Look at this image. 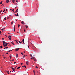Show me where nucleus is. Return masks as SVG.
Instances as JSON below:
<instances>
[{
  "label": "nucleus",
  "mask_w": 75,
  "mask_h": 75,
  "mask_svg": "<svg viewBox=\"0 0 75 75\" xmlns=\"http://www.w3.org/2000/svg\"><path fill=\"white\" fill-rule=\"evenodd\" d=\"M21 24H25V23H24L23 21H22L21 22Z\"/></svg>",
  "instance_id": "nucleus-1"
},
{
  "label": "nucleus",
  "mask_w": 75,
  "mask_h": 75,
  "mask_svg": "<svg viewBox=\"0 0 75 75\" xmlns=\"http://www.w3.org/2000/svg\"><path fill=\"white\" fill-rule=\"evenodd\" d=\"M11 36H8V38L10 40H11V38H11Z\"/></svg>",
  "instance_id": "nucleus-2"
},
{
  "label": "nucleus",
  "mask_w": 75,
  "mask_h": 75,
  "mask_svg": "<svg viewBox=\"0 0 75 75\" xmlns=\"http://www.w3.org/2000/svg\"><path fill=\"white\" fill-rule=\"evenodd\" d=\"M16 51H18L19 50V48L15 49Z\"/></svg>",
  "instance_id": "nucleus-3"
},
{
  "label": "nucleus",
  "mask_w": 75,
  "mask_h": 75,
  "mask_svg": "<svg viewBox=\"0 0 75 75\" xmlns=\"http://www.w3.org/2000/svg\"><path fill=\"white\" fill-rule=\"evenodd\" d=\"M12 69H13V71H12V72H14V71H16V68H15V69H14V68H12Z\"/></svg>",
  "instance_id": "nucleus-4"
},
{
  "label": "nucleus",
  "mask_w": 75,
  "mask_h": 75,
  "mask_svg": "<svg viewBox=\"0 0 75 75\" xmlns=\"http://www.w3.org/2000/svg\"><path fill=\"white\" fill-rule=\"evenodd\" d=\"M10 10H12V11H13V12H14V13H15V12H14V9H10Z\"/></svg>",
  "instance_id": "nucleus-5"
},
{
  "label": "nucleus",
  "mask_w": 75,
  "mask_h": 75,
  "mask_svg": "<svg viewBox=\"0 0 75 75\" xmlns=\"http://www.w3.org/2000/svg\"><path fill=\"white\" fill-rule=\"evenodd\" d=\"M26 65H28V61L26 62Z\"/></svg>",
  "instance_id": "nucleus-6"
},
{
  "label": "nucleus",
  "mask_w": 75,
  "mask_h": 75,
  "mask_svg": "<svg viewBox=\"0 0 75 75\" xmlns=\"http://www.w3.org/2000/svg\"><path fill=\"white\" fill-rule=\"evenodd\" d=\"M7 45H8L6 44L5 45H4V47H6V46H7Z\"/></svg>",
  "instance_id": "nucleus-7"
},
{
  "label": "nucleus",
  "mask_w": 75,
  "mask_h": 75,
  "mask_svg": "<svg viewBox=\"0 0 75 75\" xmlns=\"http://www.w3.org/2000/svg\"><path fill=\"white\" fill-rule=\"evenodd\" d=\"M10 1L9 0H6V2L7 3H8V2H9Z\"/></svg>",
  "instance_id": "nucleus-8"
},
{
  "label": "nucleus",
  "mask_w": 75,
  "mask_h": 75,
  "mask_svg": "<svg viewBox=\"0 0 75 75\" xmlns=\"http://www.w3.org/2000/svg\"><path fill=\"white\" fill-rule=\"evenodd\" d=\"M2 42H3V44H6V42L5 41H2Z\"/></svg>",
  "instance_id": "nucleus-9"
},
{
  "label": "nucleus",
  "mask_w": 75,
  "mask_h": 75,
  "mask_svg": "<svg viewBox=\"0 0 75 75\" xmlns=\"http://www.w3.org/2000/svg\"><path fill=\"white\" fill-rule=\"evenodd\" d=\"M25 27L26 28H28V26H27V25H25Z\"/></svg>",
  "instance_id": "nucleus-10"
},
{
  "label": "nucleus",
  "mask_w": 75,
  "mask_h": 75,
  "mask_svg": "<svg viewBox=\"0 0 75 75\" xmlns=\"http://www.w3.org/2000/svg\"><path fill=\"white\" fill-rule=\"evenodd\" d=\"M14 1H15V0H12V3H14Z\"/></svg>",
  "instance_id": "nucleus-11"
},
{
  "label": "nucleus",
  "mask_w": 75,
  "mask_h": 75,
  "mask_svg": "<svg viewBox=\"0 0 75 75\" xmlns=\"http://www.w3.org/2000/svg\"><path fill=\"white\" fill-rule=\"evenodd\" d=\"M16 57H17V58H18V54H17V53L16 54Z\"/></svg>",
  "instance_id": "nucleus-12"
},
{
  "label": "nucleus",
  "mask_w": 75,
  "mask_h": 75,
  "mask_svg": "<svg viewBox=\"0 0 75 75\" xmlns=\"http://www.w3.org/2000/svg\"><path fill=\"white\" fill-rule=\"evenodd\" d=\"M21 67H18V68H17V69H19L20 68H21Z\"/></svg>",
  "instance_id": "nucleus-13"
},
{
  "label": "nucleus",
  "mask_w": 75,
  "mask_h": 75,
  "mask_svg": "<svg viewBox=\"0 0 75 75\" xmlns=\"http://www.w3.org/2000/svg\"><path fill=\"white\" fill-rule=\"evenodd\" d=\"M13 30H14V31H15V26H14L13 28Z\"/></svg>",
  "instance_id": "nucleus-14"
},
{
  "label": "nucleus",
  "mask_w": 75,
  "mask_h": 75,
  "mask_svg": "<svg viewBox=\"0 0 75 75\" xmlns=\"http://www.w3.org/2000/svg\"><path fill=\"white\" fill-rule=\"evenodd\" d=\"M15 41L18 44V42H17V40H15Z\"/></svg>",
  "instance_id": "nucleus-15"
},
{
  "label": "nucleus",
  "mask_w": 75,
  "mask_h": 75,
  "mask_svg": "<svg viewBox=\"0 0 75 75\" xmlns=\"http://www.w3.org/2000/svg\"><path fill=\"white\" fill-rule=\"evenodd\" d=\"M13 21H12V22H11V24L12 25V24H13Z\"/></svg>",
  "instance_id": "nucleus-16"
},
{
  "label": "nucleus",
  "mask_w": 75,
  "mask_h": 75,
  "mask_svg": "<svg viewBox=\"0 0 75 75\" xmlns=\"http://www.w3.org/2000/svg\"><path fill=\"white\" fill-rule=\"evenodd\" d=\"M25 67V68H26V66H22V67Z\"/></svg>",
  "instance_id": "nucleus-17"
},
{
  "label": "nucleus",
  "mask_w": 75,
  "mask_h": 75,
  "mask_svg": "<svg viewBox=\"0 0 75 75\" xmlns=\"http://www.w3.org/2000/svg\"><path fill=\"white\" fill-rule=\"evenodd\" d=\"M11 42L12 43V44L13 45H14V43H13V42Z\"/></svg>",
  "instance_id": "nucleus-18"
},
{
  "label": "nucleus",
  "mask_w": 75,
  "mask_h": 75,
  "mask_svg": "<svg viewBox=\"0 0 75 75\" xmlns=\"http://www.w3.org/2000/svg\"><path fill=\"white\" fill-rule=\"evenodd\" d=\"M7 48H8V47H5L4 48V49H7Z\"/></svg>",
  "instance_id": "nucleus-19"
},
{
  "label": "nucleus",
  "mask_w": 75,
  "mask_h": 75,
  "mask_svg": "<svg viewBox=\"0 0 75 75\" xmlns=\"http://www.w3.org/2000/svg\"><path fill=\"white\" fill-rule=\"evenodd\" d=\"M18 12V11L17 10H16V11L15 12V13H17Z\"/></svg>",
  "instance_id": "nucleus-20"
},
{
  "label": "nucleus",
  "mask_w": 75,
  "mask_h": 75,
  "mask_svg": "<svg viewBox=\"0 0 75 75\" xmlns=\"http://www.w3.org/2000/svg\"><path fill=\"white\" fill-rule=\"evenodd\" d=\"M0 47L1 48H3V47H2V46H0Z\"/></svg>",
  "instance_id": "nucleus-21"
},
{
  "label": "nucleus",
  "mask_w": 75,
  "mask_h": 75,
  "mask_svg": "<svg viewBox=\"0 0 75 75\" xmlns=\"http://www.w3.org/2000/svg\"><path fill=\"white\" fill-rule=\"evenodd\" d=\"M17 15V16H18V13H17V15Z\"/></svg>",
  "instance_id": "nucleus-22"
},
{
  "label": "nucleus",
  "mask_w": 75,
  "mask_h": 75,
  "mask_svg": "<svg viewBox=\"0 0 75 75\" xmlns=\"http://www.w3.org/2000/svg\"><path fill=\"white\" fill-rule=\"evenodd\" d=\"M2 11H3V10H1V11H0V13H1V12H2Z\"/></svg>",
  "instance_id": "nucleus-23"
},
{
  "label": "nucleus",
  "mask_w": 75,
  "mask_h": 75,
  "mask_svg": "<svg viewBox=\"0 0 75 75\" xmlns=\"http://www.w3.org/2000/svg\"><path fill=\"white\" fill-rule=\"evenodd\" d=\"M19 27H20V25H19V24H18V28H19Z\"/></svg>",
  "instance_id": "nucleus-24"
},
{
  "label": "nucleus",
  "mask_w": 75,
  "mask_h": 75,
  "mask_svg": "<svg viewBox=\"0 0 75 75\" xmlns=\"http://www.w3.org/2000/svg\"><path fill=\"white\" fill-rule=\"evenodd\" d=\"M3 3V1H1L0 3V4H2V3Z\"/></svg>",
  "instance_id": "nucleus-25"
},
{
  "label": "nucleus",
  "mask_w": 75,
  "mask_h": 75,
  "mask_svg": "<svg viewBox=\"0 0 75 75\" xmlns=\"http://www.w3.org/2000/svg\"><path fill=\"white\" fill-rule=\"evenodd\" d=\"M24 41V39H23V40H22V42H23Z\"/></svg>",
  "instance_id": "nucleus-26"
},
{
  "label": "nucleus",
  "mask_w": 75,
  "mask_h": 75,
  "mask_svg": "<svg viewBox=\"0 0 75 75\" xmlns=\"http://www.w3.org/2000/svg\"><path fill=\"white\" fill-rule=\"evenodd\" d=\"M12 51V50H9V51H8V52H10V51Z\"/></svg>",
  "instance_id": "nucleus-27"
},
{
  "label": "nucleus",
  "mask_w": 75,
  "mask_h": 75,
  "mask_svg": "<svg viewBox=\"0 0 75 75\" xmlns=\"http://www.w3.org/2000/svg\"><path fill=\"white\" fill-rule=\"evenodd\" d=\"M4 20H6V18H4Z\"/></svg>",
  "instance_id": "nucleus-28"
},
{
  "label": "nucleus",
  "mask_w": 75,
  "mask_h": 75,
  "mask_svg": "<svg viewBox=\"0 0 75 75\" xmlns=\"http://www.w3.org/2000/svg\"><path fill=\"white\" fill-rule=\"evenodd\" d=\"M9 57H10V59H11V56H10Z\"/></svg>",
  "instance_id": "nucleus-29"
},
{
  "label": "nucleus",
  "mask_w": 75,
  "mask_h": 75,
  "mask_svg": "<svg viewBox=\"0 0 75 75\" xmlns=\"http://www.w3.org/2000/svg\"><path fill=\"white\" fill-rule=\"evenodd\" d=\"M19 42L20 44H21V42H20V41H19Z\"/></svg>",
  "instance_id": "nucleus-30"
},
{
  "label": "nucleus",
  "mask_w": 75,
  "mask_h": 75,
  "mask_svg": "<svg viewBox=\"0 0 75 75\" xmlns=\"http://www.w3.org/2000/svg\"><path fill=\"white\" fill-rule=\"evenodd\" d=\"M33 60L34 61H36V59H34Z\"/></svg>",
  "instance_id": "nucleus-31"
},
{
  "label": "nucleus",
  "mask_w": 75,
  "mask_h": 75,
  "mask_svg": "<svg viewBox=\"0 0 75 75\" xmlns=\"http://www.w3.org/2000/svg\"><path fill=\"white\" fill-rule=\"evenodd\" d=\"M21 54H22V55H23V53H21Z\"/></svg>",
  "instance_id": "nucleus-32"
},
{
  "label": "nucleus",
  "mask_w": 75,
  "mask_h": 75,
  "mask_svg": "<svg viewBox=\"0 0 75 75\" xmlns=\"http://www.w3.org/2000/svg\"><path fill=\"white\" fill-rule=\"evenodd\" d=\"M1 30H2V31H4V29H2Z\"/></svg>",
  "instance_id": "nucleus-33"
},
{
  "label": "nucleus",
  "mask_w": 75,
  "mask_h": 75,
  "mask_svg": "<svg viewBox=\"0 0 75 75\" xmlns=\"http://www.w3.org/2000/svg\"><path fill=\"white\" fill-rule=\"evenodd\" d=\"M23 42V44H25V43H24V41Z\"/></svg>",
  "instance_id": "nucleus-34"
},
{
  "label": "nucleus",
  "mask_w": 75,
  "mask_h": 75,
  "mask_svg": "<svg viewBox=\"0 0 75 75\" xmlns=\"http://www.w3.org/2000/svg\"><path fill=\"white\" fill-rule=\"evenodd\" d=\"M2 40H4V38H2Z\"/></svg>",
  "instance_id": "nucleus-35"
},
{
  "label": "nucleus",
  "mask_w": 75,
  "mask_h": 75,
  "mask_svg": "<svg viewBox=\"0 0 75 75\" xmlns=\"http://www.w3.org/2000/svg\"><path fill=\"white\" fill-rule=\"evenodd\" d=\"M14 59H13L12 60H11V61H14Z\"/></svg>",
  "instance_id": "nucleus-36"
},
{
  "label": "nucleus",
  "mask_w": 75,
  "mask_h": 75,
  "mask_svg": "<svg viewBox=\"0 0 75 75\" xmlns=\"http://www.w3.org/2000/svg\"><path fill=\"white\" fill-rule=\"evenodd\" d=\"M33 72L34 73H35V71L34 70H33Z\"/></svg>",
  "instance_id": "nucleus-37"
},
{
  "label": "nucleus",
  "mask_w": 75,
  "mask_h": 75,
  "mask_svg": "<svg viewBox=\"0 0 75 75\" xmlns=\"http://www.w3.org/2000/svg\"><path fill=\"white\" fill-rule=\"evenodd\" d=\"M0 34H1V31H0Z\"/></svg>",
  "instance_id": "nucleus-38"
},
{
  "label": "nucleus",
  "mask_w": 75,
  "mask_h": 75,
  "mask_svg": "<svg viewBox=\"0 0 75 75\" xmlns=\"http://www.w3.org/2000/svg\"><path fill=\"white\" fill-rule=\"evenodd\" d=\"M21 65H23V63H21Z\"/></svg>",
  "instance_id": "nucleus-39"
},
{
  "label": "nucleus",
  "mask_w": 75,
  "mask_h": 75,
  "mask_svg": "<svg viewBox=\"0 0 75 75\" xmlns=\"http://www.w3.org/2000/svg\"><path fill=\"white\" fill-rule=\"evenodd\" d=\"M30 56H32V54H31L30 55Z\"/></svg>",
  "instance_id": "nucleus-40"
},
{
  "label": "nucleus",
  "mask_w": 75,
  "mask_h": 75,
  "mask_svg": "<svg viewBox=\"0 0 75 75\" xmlns=\"http://www.w3.org/2000/svg\"><path fill=\"white\" fill-rule=\"evenodd\" d=\"M7 73L8 74H9V73H8V71H7Z\"/></svg>",
  "instance_id": "nucleus-41"
},
{
  "label": "nucleus",
  "mask_w": 75,
  "mask_h": 75,
  "mask_svg": "<svg viewBox=\"0 0 75 75\" xmlns=\"http://www.w3.org/2000/svg\"><path fill=\"white\" fill-rule=\"evenodd\" d=\"M6 44H8V43H6Z\"/></svg>",
  "instance_id": "nucleus-42"
},
{
  "label": "nucleus",
  "mask_w": 75,
  "mask_h": 75,
  "mask_svg": "<svg viewBox=\"0 0 75 75\" xmlns=\"http://www.w3.org/2000/svg\"><path fill=\"white\" fill-rule=\"evenodd\" d=\"M16 62H14V64H16Z\"/></svg>",
  "instance_id": "nucleus-43"
},
{
  "label": "nucleus",
  "mask_w": 75,
  "mask_h": 75,
  "mask_svg": "<svg viewBox=\"0 0 75 75\" xmlns=\"http://www.w3.org/2000/svg\"><path fill=\"white\" fill-rule=\"evenodd\" d=\"M17 66H16V67H15V69H16V68H17Z\"/></svg>",
  "instance_id": "nucleus-44"
},
{
  "label": "nucleus",
  "mask_w": 75,
  "mask_h": 75,
  "mask_svg": "<svg viewBox=\"0 0 75 75\" xmlns=\"http://www.w3.org/2000/svg\"><path fill=\"white\" fill-rule=\"evenodd\" d=\"M24 56L25 57V55L24 54Z\"/></svg>",
  "instance_id": "nucleus-45"
},
{
  "label": "nucleus",
  "mask_w": 75,
  "mask_h": 75,
  "mask_svg": "<svg viewBox=\"0 0 75 75\" xmlns=\"http://www.w3.org/2000/svg\"><path fill=\"white\" fill-rule=\"evenodd\" d=\"M35 68H38V67H37L36 66Z\"/></svg>",
  "instance_id": "nucleus-46"
},
{
  "label": "nucleus",
  "mask_w": 75,
  "mask_h": 75,
  "mask_svg": "<svg viewBox=\"0 0 75 75\" xmlns=\"http://www.w3.org/2000/svg\"><path fill=\"white\" fill-rule=\"evenodd\" d=\"M24 32H25V30H24Z\"/></svg>",
  "instance_id": "nucleus-47"
},
{
  "label": "nucleus",
  "mask_w": 75,
  "mask_h": 75,
  "mask_svg": "<svg viewBox=\"0 0 75 75\" xmlns=\"http://www.w3.org/2000/svg\"><path fill=\"white\" fill-rule=\"evenodd\" d=\"M15 16H17V15H16V14H15Z\"/></svg>",
  "instance_id": "nucleus-48"
},
{
  "label": "nucleus",
  "mask_w": 75,
  "mask_h": 75,
  "mask_svg": "<svg viewBox=\"0 0 75 75\" xmlns=\"http://www.w3.org/2000/svg\"><path fill=\"white\" fill-rule=\"evenodd\" d=\"M28 48H29V46H28Z\"/></svg>",
  "instance_id": "nucleus-49"
},
{
  "label": "nucleus",
  "mask_w": 75,
  "mask_h": 75,
  "mask_svg": "<svg viewBox=\"0 0 75 75\" xmlns=\"http://www.w3.org/2000/svg\"><path fill=\"white\" fill-rule=\"evenodd\" d=\"M34 74L35 75V73H34Z\"/></svg>",
  "instance_id": "nucleus-50"
},
{
  "label": "nucleus",
  "mask_w": 75,
  "mask_h": 75,
  "mask_svg": "<svg viewBox=\"0 0 75 75\" xmlns=\"http://www.w3.org/2000/svg\"><path fill=\"white\" fill-rule=\"evenodd\" d=\"M7 9H6V11H7Z\"/></svg>",
  "instance_id": "nucleus-51"
},
{
  "label": "nucleus",
  "mask_w": 75,
  "mask_h": 75,
  "mask_svg": "<svg viewBox=\"0 0 75 75\" xmlns=\"http://www.w3.org/2000/svg\"><path fill=\"white\" fill-rule=\"evenodd\" d=\"M17 0H16V2H18Z\"/></svg>",
  "instance_id": "nucleus-52"
},
{
  "label": "nucleus",
  "mask_w": 75,
  "mask_h": 75,
  "mask_svg": "<svg viewBox=\"0 0 75 75\" xmlns=\"http://www.w3.org/2000/svg\"><path fill=\"white\" fill-rule=\"evenodd\" d=\"M31 59H33V58H31Z\"/></svg>",
  "instance_id": "nucleus-53"
},
{
  "label": "nucleus",
  "mask_w": 75,
  "mask_h": 75,
  "mask_svg": "<svg viewBox=\"0 0 75 75\" xmlns=\"http://www.w3.org/2000/svg\"><path fill=\"white\" fill-rule=\"evenodd\" d=\"M3 29H5V28H3Z\"/></svg>",
  "instance_id": "nucleus-54"
},
{
  "label": "nucleus",
  "mask_w": 75,
  "mask_h": 75,
  "mask_svg": "<svg viewBox=\"0 0 75 75\" xmlns=\"http://www.w3.org/2000/svg\"><path fill=\"white\" fill-rule=\"evenodd\" d=\"M32 57V58H33V56H31Z\"/></svg>",
  "instance_id": "nucleus-55"
},
{
  "label": "nucleus",
  "mask_w": 75,
  "mask_h": 75,
  "mask_svg": "<svg viewBox=\"0 0 75 75\" xmlns=\"http://www.w3.org/2000/svg\"><path fill=\"white\" fill-rule=\"evenodd\" d=\"M32 58H33V59H34V57H33Z\"/></svg>",
  "instance_id": "nucleus-56"
},
{
  "label": "nucleus",
  "mask_w": 75,
  "mask_h": 75,
  "mask_svg": "<svg viewBox=\"0 0 75 75\" xmlns=\"http://www.w3.org/2000/svg\"><path fill=\"white\" fill-rule=\"evenodd\" d=\"M6 54H8V53H6Z\"/></svg>",
  "instance_id": "nucleus-57"
},
{
  "label": "nucleus",
  "mask_w": 75,
  "mask_h": 75,
  "mask_svg": "<svg viewBox=\"0 0 75 75\" xmlns=\"http://www.w3.org/2000/svg\"><path fill=\"white\" fill-rule=\"evenodd\" d=\"M6 23H4V24H5Z\"/></svg>",
  "instance_id": "nucleus-58"
},
{
  "label": "nucleus",
  "mask_w": 75,
  "mask_h": 75,
  "mask_svg": "<svg viewBox=\"0 0 75 75\" xmlns=\"http://www.w3.org/2000/svg\"><path fill=\"white\" fill-rule=\"evenodd\" d=\"M4 11H6V10H5V9L4 10Z\"/></svg>",
  "instance_id": "nucleus-59"
},
{
  "label": "nucleus",
  "mask_w": 75,
  "mask_h": 75,
  "mask_svg": "<svg viewBox=\"0 0 75 75\" xmlns=\"http://www.w3.org/2000/svg\"><path fill=\"white\" fill-rule=\"evenodd\" d=\"M24 53H25V51L24 52Z\"/></svg>",
  "instance_id": "nucleus-60"
},
{
  "label": "nucleus",
  "mask_w": 75,
  "mask_h": 75,
  "mask_svg": "<svg viewBox=\"0 0 75 75\" xmlns=\"http://www.w3.org/2000/svg\"><path fill=\"white\" fill-rule=\"evenodd\" d=\"M12 68V67H11V68Z\"/></svg>",
  "instance_id": "nucleus-61"
},
{
  "label": "nucleus",
  "mask_w": 75,
  "mask_h": 75,
  "mask_svg": "<svg viewBox=\"0 0 75 75\" xmlns=\"http://www.w3.org/2000/svg\"><path fill=\"white\" fill-rule=\"evenodd\" d=\"M2 6H3V4L2 5Z\"/></svg>",
  "instance_id": "nucleus-62"
},
{
  "label": "nucleus",
  "mask_w": 75,
  "mask_h": 75,
  "mask_svg": "<svg viewBox=\"0 0 75 75\" xmlns=\"http://www.w3.org/2000/svg\"><path fill=\"white\" fill-rule=\"evenodd\" d=\"M3 45H4V44H3Z\"/></svg>",
  "instance_id": "nucleus-63"
},
{
  "label": "nucleus",
  "mask_w": 75,
  "mask_h": 75,
  "mask_svg": "<svg viewBox=\"0 0 75 75\" xmlns=\"http://www.w3.org/2000/svg\"><path fill=\"white\" fill-rule=\"evenodd\" d=\"M16 21H17V19H16Z\"/></svg>",
  "instance_id": "nucleus-64"
}]
</instances>
